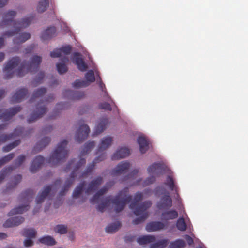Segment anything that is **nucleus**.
I'll return each mask as SVG.
<instances>
[{"mask_svg":"<svg viewBox=\"0 0 248 248\" xmlns=\"http://www.w3.org/2000/svg\"><path fill=\"white\" fill-rule=\"evenodd\" d=\"M128 192V188H125L119 191L114 197L111 196L105 197L102 202L97 206V210L100 212H103L105 209L108 207L111 202L114 206L115 212H121L124 210L126 204L132 200V196L127 195Z\"/></svg>","mask_w":248,"mask_h":248,"instance_id":"obj_1","label":"nucleus"},{"mask_svg":"<svg viewBox=\"0 0 248 248\" xmlns=\"http://www.w3.org/2000/svg\"><path fill=\"white\" fill-rule=\"evenodd\" d=\"M16 12L14 10H9L3 14V20L0 23V26H7L13 23L15 28L14 30L7 31L3 34V36L11 37L18 34L20 31L21 29L27 27L34 17L33 15H31L27 18L22 19L21 22L17 23L16 20H14V18L16 17Z\"/></svg>","mask_w":248,"mask_h":248,"instance_id":"obj_2","label":"nucleus"},{"mask_svg":"<svg viewBox=\"0 0 248 248\" xmlns=\"http://www.w3.org/2000/svg\"><path fill=\"white\" fill-rule=\"evenodd\" d=\"M94 146L95 143L94 141H90L84 145L80 154V158L79 161L77 163L74 169L71 173L70 177L65 181L64 186L60 192V195L61 196H64L66 192L68 191L70 186L74 182L75 178L77 176L78 170L85 164V159L82 158L81 157L84 156L86 154L91 151V150L94 148Z\"/></svg>","mask_w":248,"mask_h":248,"instance_id":"obj_3","label":"nucleus"},{"mask_svg":"<svg viewBox=\"0 0 248 248\" xmlns=\"http://www.w3.org/2000/svg\"><path fill=\"white\" fill-rule=\"evenodd\" d=\"M68 141L64 140L59 143L55 150L48 159V163L51 166H55L60 162L64 161L67 157L68 151L66 147Z\"/></svg>","mask_w":248,"mask_h":248,"instance_id":"obj_4","label":"nucleus"},{"mask_svg":"<svg viewBox=\"0 0 248 248\" xmlns=\"http://www.w3.org/2000/svg\"><path fill=\"white\" fill-rule=\"evenodd\" d=\"M42 62V58L37 55L33 56L29 62L23 61L16 71L19 77L24 76L28 72L33 73L37 71Z\"/></svg>","mask_w":248,"mask_h":248,"instance_id":"obj_5","label":"nucleus"},{"mask_svg":"<svg viewBox=\"0 0 248 248\" xmlns=\"http://www.w3.org/2000/svg\"><path fill=\"white\" fill-rule=\"evenodd\" d=\"M34 194V192L33 190L30 189H27L21 193L19 197V200L20 202H26L27 204L19 206L12 209L9 212L8 216H10L15 214H22L24 212L28 210L29 209V202L30 200L33 198Z\"/></svg>","mask_w":248,"mask_h":248,"instance_id":"obj_6","label":"nucleus"},{"mask_svg":"<svg viewBox=\"0 0 248 248\" xmlns=\"http://www.w3.org/2000/svg\"><path fill=\"white\" fill-rule=\"evenodd\" d=\"M54 99V97L53 94H50L44 101H41L39 102L36 108V110L34 111L28 119L29 123H32L36 121L37 119L42 117V116L45 114L47 110V108L46 107V103L51 102Z\"/></svg>","mask_w":248,"mask_h":248,"instance_id":"obj_7","label":"nucleus"},{"mask_svg":"<svg viewBox=\"0 0 248 248\" xmlns=\"http://www.w3.org/2000/svg\"><path fill=\"white\" fill-rule=\"evenodd\" d=\"M151 201H146L142 202L140 206L137 207L135 210H134V213L135 215L140 216L139 217L133 220L134 224H139L147 218L148 212L147 210L151 207Z\"/></svg>","mask_w":248,"mask_h":248,"instance_id":"obj_8","label":"nucleus"},{"mask_svg":"<svg viewBox=\"0 0 248 248\" xmlns=\"http://www.w3.org/2000/svg\"><path fill=\"white\" fill-rule=\"evenodd\" d=\"M20 62V58L17 56L12 57L7 61L3 69L4 79H9L13 77L15 73V69Z\"/></svg>","mask_w":248,"mask_h":248,"instance_id":"obj_9","label":"nucleus"},{"mask_svg":"<svg viewBox=\"0 0 248 248\" xmlns=\"http://www.w3.org/2000/svg\"><path fill=\"white\" fill-rule=\"evenodd\" d=\"M61 184V180L60 179H58L55 181L53 184L45 186L42 191L39 193L36 197V201L37 204H41L51 191L55 190L57 188V186H59Z\"/></svg>","mask_w":248,"mask_h":248,"instance_id":"obj_10","label":"nucleus"},{"mask_svg":"<svg viewBox=\"0 0 248 248\" xmlns=\"http://www.w3.org/2000/svg\"><path fill=\"white\" fill-rule=\"evenodd\" d=\"M87 81L83 80H76L73 83V87L76 88L85 87L89 85V82H93L95 81L94 74L92 70L88 71L85 74Z\"/></svg>","mask_w":248,"mask_h":248,"instance_id":"obj_11","label":"nucleus"},{"mask_svg":"<svg viewBox=\"0 0 248 248\" xmlns=\"http://www.w3.org/2000/svg\"><path fill=\"white\" fill-rule=\"evenodd\" d=\"M90 132L89 127L86 124H82L80 122V126L75 136V140L79 143L82 142L87 138Z\"/></svg>","mask_w":248,"mask_h":248,"instance_id":"obj_12","label":"nucleus"},{"mask_svg":"<svg viewBox=\"0 0 248 248\" xmlns=\"http://www.w3.org/2000/svg\"><path fill=\"white\" fill-rule=\"evenodd\" d=\"M21 109V107L18 106L4 110L0 109V119H1L4 121H8L11 119L13 116L19 112Z\"/></svg>","mask_w":248,"mask_h":248,"instance_id":"obj_13","label":"nucleus"},{"mask_svg":"<svg viewBox=\"0 0 248 248\" xmlns=\"http://www.w3.org/2000/svg\"><path fill=\"white\" fill-rule=\"evenodd\" d=\"M106 155L105 154L103 153L99 156L96 157L94 160L90 164L88 165L86 169L79 176V179H81L87 177L89 174L92 172L93 170L95 164L106 158Z\"/></svg>","mask_w":248,"mask_h":248,"instance_id":"obj_14","label":"nucleus"},{"mask_svg":"<svg viewBox=\"0 0 248 248\" xmlns=\"http://www.w3.org/2000/svg\"><path fill=\"white\" fill-rule=\"evenodd\" d=\"M172 205V199L169 193L162 196L156 204L157 207L160 210L168 209L171 207Z\"/></svg>","mask_w":248,"mask_h":248,"instance_id":"obj_15","label":"nucleus"},{"mask_svg":"<svg viewBox=\"0 0 248 248\" xmlns=\"http://www.w3.org/2000/svg\"><path fill=\"white\" fill-rule=\"evenodd\" d=\"M24 129L22 127H17L13 133L2 134L0 136V145L6 141L13 139L14 137L21 136L23 134Z\"/></svg>","mask_w":248,"mask_h":248,"instance_id":"obj_16","label":"nucleus"},{"mask_svg":"<svg viewBox=\"0 0 248 248\" xmlns=\"http://www.w3.org/2000/svg\"><path fill=\"white\" fill-rule=\"evenodd\" d=\"M130 167V164L128 161H122L117 167L111 171V175L115 176L124 173L128 171Z\"/></svg>","mask_w":248,"mask_h":248,"instance_id":"obj_17","label":"nucleus"},{"mask_svg":"<svg viewBox=\"0 0 248 248\" xmlns=\"http://www.w3.org/2000/svg\"><path fill=\"white\" fill-rule=\"evenodd\" d=\"M103 180V177L101 176L97 177L96 178L92 180L85 189V193L87 194H90L97 190L99 186L102 183Z\"/></svg>","mask_w":248,"mask_h":248,"instance_id":"obj_18","label":"nucleus"},{"mask_svg":"<svg viewBox=\"0 0 248 248\" xmlns=\"http://www.w3.org/2000/svg\"><path fill=\"white\" fill-rule=\"evenodd\" d=\"M73 62L76 64L78 68L82 72L86 71L88 68L81 55L78 52H75L73 54Z\"/></svg>","mask_w":248,"mask_h":248,"instance_id":"obj_19","label":"nucleus"},{"mask_svg":"<svg viewBox=\"0 0 248 248\" xmlns=\"http://www.w3.org/2000/svg\"><path fill=\"white\" fill-rule=\"evenodd\" d=\"M24 221V218L21 216H16L8 219L3 224L5 228L13 227L18 226Z\"/></svg>","mask_w":248,"mask_h":248,"instance_id":"obj_20","label":"nucleus"},{"mask_svg":"<svg viewBox=\"0 0 248 248\" xmlns=\"http://www.w3.org/2000/svg\"><path fill=\"white\" fill-rule=\"evenodd\" d=\"M167 167L161 163H154L148 168V171L150 174L162 173L166 170Z\"/></svg>","mask_w":248,"mask_h":248,"instance_id":"obj_21","label":"nucleus"},{"mask_svg":"<svg viewBox=\"0 0 248 248\" xmlns=\"http://www.w3.org/2000/svg\"><path fill=\"white\" fill-rule=\"evenodd\" d=\"M28 93V90L26 88H22L18 89L12 96V102L14 103L20 102L25 98Z\"/></svg>","mask_w":248,"mask_h":248,"instance_id":"obj_22","label":"nucleus"},{"mask_svg":"<svg viewBox=\"0 0 248 248\" xmlns=\"http://www.w3.org/2000/svg\"><path fill=\"white\" fill-rule=\"evenodd\" d=\"M71 50L72 47L70 45H67L60 48L54 49L53 51L51 52L50 55L52 58H58L61 56L62 52L66 55L69 54Z\"/></svg>","mask_w":248,"mask_h":248,"instance_id":"obj_23","label":"nucleus"},{"mask_svg":"<svg viewBox=\"0 0 248 248\" xmlns=\"http://www.w3.org/2000/svg\"><path fill=\"white\" fill-rule=\"evenodd\" d=\"M130 154L129 149L126 147L119 148L111 156L112 160H119L128 156Z\"/></svg>","mask_w":248,"mask_h":248,"instance_id":"obj_24","label":"nucleus"},{"mask_svg":"<svg viewBox=\"0 0 248 248\" xmlns=\"http://www.w3.org/2000/svg\"><path fill=\"white\" fill-rule=\"evenodd\" d=\"M45 159L41 155H38L33 159L30 167V171L32 173L36 172L44 162Z\"/></svg>","mask_w":248,"mask_h":248,"instance_id":"obj_25","label":"nucleus"},{"mask_svg":"<svg viewBox=\"0 0 248 248\" xmlns=\"http://www.w3.org/2000/svg\"><path fill=\"white\" fill-rule=\"evenodd\" d=\"M165 225L160 221H152L148 223L146 229L148 232L157 231L164 229Z\"/></svg>","mask_w":248,"mask_h":248,"instance_id":"obj_26","label":"nucleus"},{"mask_svg":"<svg viewBox=\"0 0 248 248\" xmlns=\"http://www.w3.org/2000/svg\"><path fill=\"white\" fill-rule=\"evenodd\" d=\"M56 29L54 26L48 28L44 31L41 38L43 41H46L54 37L56 35Z\"/></svg>","mask_w":248,"mask_h":248,"instance_id":"obj_27","label":"nucleus"},{"mask_svg":"<svg viewBox=\"0 0 248 248\" xmlns=\"http://www.w3.org/2000/svg\"><path fill=\"white\" fill-rule=\"evenodd\" d=\"M51 139L49 137H45L37 142L33 150L36 152L41 151L50 143Z\"/></svg>","mask_w":248,"mask_h":248,"instance_id":"obj_28","label":"nucleus"},{"mask_svg":"<svg viewBox=\"0 0 248 248\" xmlns=\"http://www.w3.org/2000/svg\"><path fill=\"white\" fill-rule=\"evenodd\" d=\"M161 216L162 220L168 221L177 218L178 217V214L176 210H170L162 212Z\"/></svg>","mask_w":248,"mask_h":248,"instance_id":"obj_29","label":"nucleus"},{"mask_svg":"<svg viewBox=\"0 0 248 248\" xmlns=\"http://www.w3.org/2000/svg\"><path fill=\"white\" fill-rule=\"evenodd\" d=\"M108 190V187L107 186H104L99 189L90 199V202L92 204L98 203L101 197Z\"/></svg>","mask_w":248,"mask_h":248,"instance_id":"obj_30","label":"nucleus"},{"mask_svg":"<svg viewBox=\"0 0 248 248\" xmlns=\"http://www.w3.org/2000/svg\"><path fill=\"white\" fill-rule=\"evenodd\" d=\"M112 138L111 137H106L102 140V141L98 146L97 154L105 150L112 143Z\"/></svg>","mask_w":248,"mask_h":248,"instance_id":"obj_31","label":"nucleus"},{"mask_svg":"<svg viewBox=\"0 0 248 248\" xmlns=\"http://www.w3.org/2000/svg\"><path fill=\"white\" fill-rule=\"evenodd\" d=\"M140 150L142 154L145 153L149 149V141L145 137L140 136L138 139Z\"/></svg>","mask_w":248,"mask_h":248,"instance_id":"obj_32","label":"nucleus"},{"mask_svg":"<svg viewBox=\"0 0 248 248\" xmlns=\"http://www.w3.org/2000/svg\"><path fill=\"white\" fill-rule=\"evenodd\" d=\"M61 61L62 62L58 63L56 64V67L59 73L62 74L66 73L68 70L65 63L69 61V59L67 57L64 56L61 58Z\"/></svg>","mask_w":248,"mask_h":248,"instance_id":"obj_33","label":"nucleus"},{"mask_svg":"<svg viewBox=\"0 0 248 248\" xmlns=\"http://www.w3.org/2000/svg\"><path fill=\"white\" fill-rule=\"evenodd\" d=\"M143 198V195L141 192H138L135 195L133 201L129 205V207L131 209L135 210V208L140 206L141 203L138 205V203L140 202Z\"/></svg>","mask_w":248,"mask_h":248,"instance_id":"obj_34","label":"nucleus"},{"mask_svg":"<svg viewBox=\"0 0 248 248\" xmlns=\"http://www.w3.org/2000/svg\"><path fill=\"white\" fill-rule=\"evenodd\" d=\"M108 123V120L106 118H103L98 124L96 126L94 135H98L102 133L106 128Z\"/></svg>","mask_w":248,"mask_h":248,"instance_id":"obj_35","label":"nucleus"},{"mask_svg":"<svg viewBox=\"0 0 248 248\" xmlns=\"http://www.w3.org/2000/svg\"><path fill=\"white\" fill-rule=\"evenodd\" d=\"M30 37L31 35L29 33H21L14 39L13 42L14 44L16 45L22 44L30 39Z\"/></svg>","mask_w":248,"mask_h":248,"instance_id":"obj_36","label":"nucleus"},{"mask_svg":"<svg viewBox=\"0 0 248 248\" xmlns=\"http://www.w3.org/2000/svg\"><path fill=\"white\" fill-rule=\"evenodd\" d=\"M137 241L140 245L147 244L155 241V237L151 235H144L138 238Z\"/></svg>","mask_w":248,"mask_h":248,"instance_id":"obj_37","label":"nucleus"},{"mask_svg":"<svg viewBox=\"0 0 248 248\" xmlns=\"http://www.w3.org/2000/svg\"><path fill=\"white\" fill-rule=\"evenodd\" d=\"M49 5V0H40L36 7V10L39 13L46 11Z\"/></svg>","mask_w":248,"mask_h":248,"instance_id":"obj_38","label":"nucleus"},{"mask_svg":"<svg viewBox=\"0 0 248 248\" xmlns=\"http://www.w3.org/2000/svg\"><path fill=\"white\" fill-rule=\"evenodd\" d=\"M22 179V175L17 174L16 175L13 179L8 183L7 185V190H10L19 184Z\"/></svg>","mask_w":248,"mask_h":248,"instance_id":"obj_39","label":"nucleus"},{"mask_svg":"<svg viewBox=\"0 0 248 248\" xmlns=\"http://www.w3.org/2000/svg\"><path fill=\"white\" fill-rule=\"evenodd\" d=\"M46 89L45 88H41L34 91L30 101L32 103L34 102L35 99L42 97L46 93Z\"/></svg>","mask_w":248,"mask_h":248,"instance_id":"obj_40","label":"nucleus"},{"mask_svg":"<svg viewBox=\"0 0 248 248\" xmlns=\"http://www.w3.org/2000/svg\"><path fill=\"white\" fill-rule=\"evenodd\" d=\"M38 241L44 245L53 246L56 244L55 239L50 236H46L40 238Z\"/></svg>","mask_w":248,"mask_h":248,"instance_id":"obj_41","label":"nucleus"},{"mask_svg":"<svg viewBox=\"0 0 248 248\" xmlns=\"http://www.w3.org/2000/svg\"><path fill=\"white\" fill-rule=\"evenodd\" d=\"M121 226L120 222L117 221L108 225L106 228V231L108 233H113L117 231Z\"/></svg>","mask_w":248,"mask_h":248,"instance_id":"obj_42","label":"nucleus"},{"mask_svg":"<svg viewBox=\"0 0 248 248\" xmlns=\"http://www.w3.org/2000/svg\"><path fill=\"white\" fill-rule=\"evenodd\" d=\"M86 182L83 181L80 183L74 189L72 196L74 198H78L83 191Z\"/></svg>","mask_w":248,"mask_h":248,"instance_id":"obj_43","label":"nucleus"},{"mask_svg":"<svg viewBox=\"0 0 248 248\" xmlns=\"http://www.w3.org/2000/svg\"><path fill=\"white\" fill-rule=\"evenodd\" d=\"M165 185L168 186L171 190H175L178 196V187L175 186L174 181L172 177L168 176Z\"/></svg>","mask_w":248,"mask_h":248,"instance_id":"obj_44","label":"nucleus"},{"mask_svg":"<svg viewBox=\"0 0 248 248\" xmlns=\"http://www.w3.org/2000/svg\"><path fill=\"white\" fill-rule=\"evenodd\" d=\"M36 233V231L34 229H25L22 234L24 236L31 239L35 237Z\"/></svg>","mask_w":248,"mask_h":248,"instance_id":"obj_45","label":"nucleus"},{"mask_svg":"<svg viewBox=\"0 0 248 248\" xmlns=\"http://www.w3.org/2000/svg\"><path fill=\"white\" fill-rule=\"evenodd\" d=\"M185 246L184 241L179 239L171 242L169 246V248H183Z\"/></svg>","mask_w":248,"mask_h":248,"instance_id":"obj_46","label":"nucleus"},{"mask_svg":"<svg viewBox=\"0 0 248 248\" xmlns=\"http://www.w3.org/2000/svg\"><path fill=\"white\" fill-rule=\"evenodd\" d=\"M13 170V168L10 166L2 169L0 172V183L5 178L6 176Z\"/></svg>","mask_w":248,"mask_h":248,"instance_id":"obj_47","label":"nucleus"},{"mask_svg":"<svg viewBox=\"0 0 248 248\" xmlns=\"http://www.w3.org/2000/svg\"><path fill=\"white\" fill-rule=\"evenodd\" d=\"M169 240L168 239H163L152 244L150 248H164L167 246Z\"/></svg>","mask_w":248,"mask_h":248,"instance_id":"obj_48","label":"nucleus"},{"mask_svg":"<svg viewBox=\"0 0 248 248\" xmlns=\"http://www.w3.org/2000/svg\"><path fill=\"white\" fill-rule=\"evenodd\" d=\"M177 228L180 231H185L187 228V225L183 217L179 218L176 222Z\"/></svg>","mask_w":248,"mask_h":248,"instance_id":"obj_49","label":"nucleus"},{"mask_svg":"<svg viewBox=\"0 0 248 248\" xmlns=\"http://www.w3.org/2000/svg\"><path fill=\"white\" fill-rule=\"evenodd\" d=\"M20 143V140H16L12 143L7 145L3 147V151L5 152H7L11 151L13 148L16 147Z\"/></svg>","mask_w":248,"mask_h":248,"instance_id":"obj_50","label":"nucleus"},{"mask_svg":"<svg viewBox=\"0 0 248 248\" xmlns=\"http://www.w3.org/2000/svg\"><path fill=\"white\" fill-rule=\"evenodd\" d=\"M14 156L15 155L14 153H10L0 159V168L4 164L12 160Z\"/></svg>","mask_w":248,"mask_h":248,"instance_id":"obj_51","label":"nucleus"},{"mask_svg":"<svg viewBox=\"0 0 248 248\" xmlns=\"http://www.w3.org/2000/svg\"><path fill=\"white\" fill-rule=\"evenodd\" d=\"M55 231L60 234H65L67 232V226L64 225H58L54 228Z\"/></svg>","mask_w":248,"mask_h":248,"instance_id":"obj_52","label":"nucleus"},{"mask_svg":"<svg viewBox=\"0 0 248 248\" xmlns=\"http://www.w3.org/2000/svg\"><path fill=\"white\" fill-rule=\"evenodd\" d=\"M26 158L25 155H19L18 158L15 161V165L14 166H12L13 168V170L16 168L20 166L25 161Z\"/></svg>","mask_w":248,"mask_h":248,"instance_id":"obj_53","label":"nucleus"},{"mask_svg":"<svg viewBox=\"0 0 248 248\" xmlns=\"http://www.w3.org/2000/svg\"><path fill=\"white\" fill-rule=\"evenodd\" d=\"M98 108L100 109H104L108 111H111L112 110L110 104L106 102L100 103L98 105Z\"/></svg>","mask_w":248,"mask_h":248,"instance_id":"obj_54","label":"nucleus"},{"mask_svg":"<svg viewBox=\"0 0 248 248\" xmlns=\"http://www.w3.org/2000/svg\"><path fill=\"white\" fill-rule=\"evenodd\" d=\"M68 107V104L67 103H59L57 104L55 109L57 110H61L67 108Z\"/></svg>","mask_w":248,"mask_h":248,"instance_id":"obj_55","label":"nucleus"},{"mask_svg":"<svg viewBox=\"0 0 248 248\" xmlns=\"http://www.w3.org/2000/svg\"><path fill=\"white\" fill-rule=\"evenodd\" d=\"M155 180V178L154 176H150L147 178L143 182V186H147L152 183H153Z\"/></svg>","mask_w":248,"mask_h":248,"instance_id":"obj_56","label":"nucleus"},{"mask_svg":"<svg viewBox=\"0 0 248 248\" xmlns=\"http://www.w3.org/2000/svg\"><path fill=\"white\" fill-rule=\"evenodd\" d=\"M138 170L137 169L134 170L127 176L125 180L131 179L135 177L138 173Z\"/></svg>","mask_w":248,"mask_h":248,"instance_id":"obj_57","label":"nucleus"},{"mask_svg":"<svg viewBox=\"0 0 248 248\" xmlns=\"http://www.w3.org/2000/svg\"><path fill=\"white\" fill-rule=\"evenodd\" d=\"M75 161H76V160L75 159L71 160L68 162V163L67 164V165H66V166L65 167V170L67 171L69 170H70L72 168L74 163Z\"/></svg>","mask_w":248,"mask_h":248,"instance_id":"obj_58","label":"nucleus"},{"mask_svg":"<svg viewBox=\"0 0 248 248\" xmlns=\"http://www.w3.org/2000/svg\"><path fill=\"white\" fill-rule=\"evenodd\" d=\"M24 245L25 247H28L32 246L33 245V242L30 238L25 240Z\"/></svg>","mask_w":248,"mask_h":248,"instance_id":"obj_59","label":"nucleus"},{"mask_svg":"<svg viewBox=\"0 0 248 248\" xmlns=\"http://www.w3.org/2000/svg\"><path fill=\"white\" fill-rule=\"evenodd\" d=\"M185 239H186V241L189 245H191L194 243L193 239L188 235H186L185 236Z\"/></svg>","mask_w":248,"mask_h":248,"instance_id":"obj_60","label":"nucleus"},{"mask_svg":"<svg viewBox=\"0 0 248 248\" xmlns=\"http://www.w3.org/2000/svg\"><path fill=\"white\" fill-rule=\"evenodd\" d=\"M44 76H45L44 73L42 72H40L38 75V77L36 79L37 82L40 83L41 82L42 80L43 79V78H44Z\"/></svg>","mask_w":248,"mask_h":248,"instance_id":"obj_61","label":"nucleus"},{"mask_svg":"<svg viewBox=\"0 0 248 248\" xmlns=\"http://www.w3.org/2000/svg\"><path fill=\"white\" fill-rule=\"evenodd\" d=\"M34 45H31V46H29L28 48H26L25 49V53H31L33 49L34 48Z\"/></svg>","mask_w":248,"mask_h":248,"instance_id":"obj_62","label":"nucleus"},{"mask_svg":"<svg viewBox=\"0 0 248 248\" xmlns=\"http://www.w3.org/2000/svg\"><path fill=\"white\" fill-rule=\"evenodd\" d=\"M8 0H0V7H4L8 2Z\"/></svg>","mask_w":248,"mask_h":248,"instance_id":"obj_63","label":"nucleus"},{"mask_svg":"<svg viewBox=\"0 0 248 248\" xmlns=\"http://www.w3.org/2000/svg\"><path fill=\"white\" fill-rule=\"evenodd\" d=\"M52 129V127L50 125H49L48 126L46 127L43 129V132L45 133H47V132L50 131Z\"/></svg>","mask_w":248,"mask_h":248,"instance_id":"obj_64","label":"nucleus"}]
</instances>
